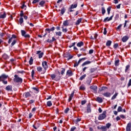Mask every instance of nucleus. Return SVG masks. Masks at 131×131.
<instances>
[{
    "label": "nucleus",
    "mask_w": 131,
    "mask_h": 131,
    "mask_svg": "<svg viewBox=\"0 0 131 131\" xmlns=\"http://www.w3.org/2000/svg\"><path fill=\"white\" fill-rule=\"evenodd\" d=\"M13 81L14 82H16L17 83H22L23 79L21 78H20L18 75H15Z\"/></svg>",
    "instance_id": "nucleus-1"
},
{
    "label": "nucleus",
    "mask_w": 131,
    "mask_h": 131,
    "mask_svg": "<svg viewBox=\"0 0 131 131\" xmlns=\"http://www.w3.org/2000/svg\"><path fill=\"white\" fill-rule=\"evenodd\" d=\"M37 71H38L39 73H41V74H45V72L47 71V70L42 69V67H37Z\"/></svg>",
    "instance_id": "nucleus-2"
},
{
    "label": "nucleus",
    "mask_w": 131,
    "mask_h": 131,
    "mask_svg": "<svg viewBox=\"0 0 131 131\" xmlns=\"http://www.w3.org/2000/svg\"><path fill=\"white\" fill-rule=\"evenodd\" d=\"M21 33L22 36H24V37H25V38H30V35L29 34H27L26 31L23 30H21Z\"/></svg>",
    "instance_id": "nucleus-3"
},
{
    "label": "nucleus",
    "mask_w": 131,
    "mask_h": 131,
    "mask_svg": "<svg viewBox=\"0 0 131 131\" xmlns=\"http://www.w3.org/2000/svg\"><path fill=\"white\" fill-rule=\"evenodd\" d=\"M106 117V111H104L102 114H100L98 117L99 120H103Z\"/></svg>",
    "instance_id": "nucleus-4"
},
{
    "label": "nucleus",
    "mask_w": 131,
    "mask_h": 131,
    "mask_svg": "<svg viewBox=\"0 0 131 131\" xmlns=\"http://www.w3.org/2000/svg\"><path fill=\"white\" fill-rule=\"evenodd\" d=\"M82 60H86V58H82L81 59H80L78 62H76L74 64V67H77L79 64H80V62L82 61Z\"/></svg>",
    "instance_id": "nucleus-5"
},
{
    "label": "nucleus",
    "mask_w": 131,
    "mask_h": 131,
    "mask_svg": "<svg viewBox=\"0 0 131 131\" xmlns=\"http://www.w3.org/2000/svg\"><path fill=\"white\" fill-rule=\"evenodd\" d=\"M8 76L4 74L0 76V81H3L5 79H7L8 78Z\"/></svg>",
    "instance_id": "nucleus-6"
},
{
    "label": "nucleus",
    "mask_w": 131,
    "mask_h": 131,
    "mask_svg": "<svg viewBox=\"0 0 131 131\" xmlns=\"http://www.w3.org/2000/svg\"><path fill=\"white\" fill-rule=\"evenodd\" d=\"M42 66L45 70H47L49 67L48 66V62L46 61H44L42 62Z\"/></svg>",
    "instance_id": "nucleus-7"
},
{
    "label": "nucleus",
    "mask_w": 131,
    "mask_h": 131,
    "mask_svg": "<svg viewBox=\"0 0 131 131\" xmlns=\"http://www.w3.org/2000/svg\"><path fill=\"white\" fill-rule=\"evenodd\" d=\"M36 54L37 55H38L39 59H41V58H42V56H43V52H41V51H37Z\"/></svg>",
    "instance_id": "nucleus-8"
},
{
    "label": "nucleus",
    "mask_w": 131,
    "mask_h": 131,
    "mask_svg": "<svg viewBox=\"0 0 131 131\" xmlns=\"http://www.w3.org/2000/svg\"><path fill=\"white\" fill-rule=\"evenodd\" d=\"M17 38V36L16 35H12V37L8 40V43H11V42H12V40H16V39L15 38Z\"/></svg>",
    "instance_id": "nucleus-9"
},
{
    "label": "nucleus",
    "mask_w": 131,
    "mask_h": 131,
    "mask_svg": "<svg viewBox=\"0 0 131 131\" xmlns=\"http://www.w3.org/2000/svg\"><path fill=\"white\" fill-rule=\"evenodd\" d=\"M66 58H68V61L72 59V58H73V56L71 55V54H70V53H68L66 54L65 56Z\"/></svg>",
    "instance_id": "nucleus-10"
},
{
    "label": "nucleus",
    "mask_w": 131,
    "mask_h": 131,
    "mask_svg": "<svg viewBox=\"0 0 131 131\" xmlns=\"http://www.w3.org/2000/svg\"><path fill=\"white\" fill-rule=\"evenodd\" d=\"M131 121L129 122L127 124L126 130V131H130L131 130Z\"/></svg>",
    "instance_id": "nucleus-11"
},
{
    "label": "nucleus",
    "mask_w": 131,
    "mask_h": 131,
    "mask_svg": "<svg viewBox=\"0 0 131 131\" xmlns=\"http://www.w3.org/2000/svg\"><path fill=\"white\" fill-rule=\"evenodd\" d=\"M90 89L92 90L93 92L95 93H97V86L92 85L90 87Z\"/></svg>",
    "instance_id": "nucleus-12"
},
{
    "label": "nucleus",
    "mask_w": 131,
    "mask_h": 131,
    "mask_svg": "<svg viewBox=\"0 0 131 131\" xmlns=\"http://www.w3.org/2000/svg\"><path fill=\"white\" fill-rule=\"evenodd\" d=\"M128 38H129L128 36H124L122 38V41L123 42H126V41H127V40H128Z\"/></svg>",
    "instance_id": "nucleus-13"
},
{
    "label": "nucleus",
    "mask_w": 131,
    "mask_h": 131,
    "mask_svg": "<svg viewBox=\"0 0 131 131\" xmlns=\"http://www.w3.org/2000/svg\"><path fill=\"white\" fill-rule=\"evenodd\" d=\"M112 18H113V16H111L110 18L108 17H107L105 18H104L103 22L106 23L107 22V21H111V20H112Z\"/></svg>",
    "instance_id": "nucleus-14"
},
{
    "label": "nucleus",
    "mask_w": 131,
    "mask_h": 131,
    "mask_svg": "<svg viewBox=\"0 0 131 131\" xmlns=\"http://www.w3.org/2000/svg\"><path fill=\"white\" fill-rule=\"evenodd\" d=\"M0 19H5L7 17V14L6 12H4V14H2V13H0Z\"/></svg>",
    "instance_id": "nucleus-15"
},
{
    "label": "nucleus",
    "mask_w": 131,
    "mask_h": 131,
    "mask_svg": "<svg viewBox=\"0 0 131 131\" xmlns=\"http://www.w3.org/2000/svg\"><path fill=\"white\" fill-rule=\"evenodd\" d=\"M74 96V92H73L71 94L70 96L69 97V100H68L69 102H71V100H72V98H73Z\"/></svg>",
    "instance_id": "nucleus-16"
},
{
    "label": "nucleus",
    "mask_w": 131,
    "mask_h": 131,
    "mask_svg": "<svg viewBox=\"0 0 131 131\" xmlns=\"http://www.w3.org/2000/svg\"><path fill=\"white\" fill-rule=\"evenodd\" d=\"M102 95L104 97H106V98H109L110 97V96H111V93H110L109 92H106L105 93H103Z\"/></svg>",
    "instance_id": "nucleus-17"
},
{
    "label": "nucleus",
    "mask_w": 131,
    "mask_h": 131,
    "mask_svg": "<svg viewBox=\"0 0 131 131\" xmlns=\"http://www.w3.org/2000/svg\"><path fill=\"white\" fill-rule=\"evenodd\" d=\"M91 63H92V61L90 60H87L82 63V67H83V66H85V65H88V64H91Z\"/></svg>",
    "instance_id": "nucleus-18"
},
{
    "label": "nucleus",
    "mask_w": 131,
    "mask_h": 131,
    "mask_svg": "<svg viewBox=\"0 0 131 131\" xmlns=\"http://www.w3.org/2000/svg\"><path fill=\"white\" fill-rule=\"evenodd\" d=\"M70 7L71 9H76V8H77V3H74L73 4H72Z\"/></svg>",
    "instance_id": "nucleus-19"
},
{
    "label": "nucleus",
    "mask_w": 131,
    "mask_h": 131,
    "mask_svg": "<svg viewBox=\"0 0 131 131\" xmlns=\"http://www.w3.org/2000/svg\"><path fill=\"white\" fill-rule=\"evenodd\" d=\"M67 75H68V76H72V71L70 70H68Z\"/></svg>",
    "instance_id": "nucleus-20"
},
{
    "label": "nucleus",
    "mask_w": 131,
    "mask_h": 131,
    "mask_svg": "<svg viewBox=\"0 0 131 131\" xmlns=\"http://www.w3.org/2000/svg\"><path fill=\"white\" fill-rule=\"evenodd\" d=\"M63 26H68L69 25V20H64L63 23Z\"/></svg>",
    "instance_id": "nucleus-21"
},
{
    "label": "nucleus",
    "mask_w": 131,
    "mask_h": 131,
    "mask_svg": "<svg viewBox=\"0 0 131 131\" xmlns=\"http://www.w3.org/2000/svg\"><path fill=\"white\" fill-rule=\"evenodd\" d=\"M81 21H82V18H80L79 19H78L76 21L75 24L76 25H79V24H80V23H81Z\"/></svg>",
    "instance_id": "nucleus-22"
},
{
    "label": "nucleus",
    "mask_w": 131,
    "mask_h": 131,
    "mask_svg": "<svg viewBox=\"0 0 131 131\" xmlns=\"http://www.w3.org/2000/svg\"><path fill=\"white\" fill-rule=\"evenodd\" d=\"M97 102H98V103H102L103 102V99L101 97H97L96 98Z\"/></svg>",
    "instance_id": "nucleus-23"
},
{
    "label": "nucleus",
    "mask_w": 131,
    "mask_h": 131,
    "mask_svg": "<svg viewBox=\"0 0 131 131\" xmlns=\"http://www.w3.org/2000/svg\"><path fill=\"white\" fill-rule=\"evenodd\" d=\"M55 40H56L55 37H52V40H51L50 39H47V42H50L51 43L53 42V41H55Z\"/></svg>",
    "instance_id": "nucleus-24"
},
{
    "label": "nucleus",
    "mask_w": 131,
    "mask_h": 131,
    "mask_svg": "<svg viewBox=\"0 0 131 131\" xmlns=\"http://www.w3.org/2000/svg\"><path fill=\"white\" fill-rule=\"evenodd\" d=\"M83 42L80 41L77 44V47H78L79 48H81V47H82L83 46Z\"/></svg>",
    "instance_id": "nucleus-25"
},
{
    "label": "nucleus",
    "mask_w": 131,
    "mask_h": 131,
    "mask_svg": "<svg viewBox=\"0 0 131 131\" xmlns=\"http://www.w3.org/2000/svg\"><path fill=\"white\" fill-rule=\"evenodd\" d=\"M12 88L13 87L12 86V85H8L6 88V91H12Z\"/></svg>",
    "instance_id": "nucleus-26"
},
{
    "label": "nucleus",
    "mask_w": 131,
    "mask_h": 131,
    "mask_svg": "<svg viewBox=\"0 0 131 131\" xmlns=\"http://www.w3.org/2000/svg\"><path fill=\"white\" fill-rule=\"evenodd\" d=\"M24 96H25V98H28V97H30L31 95L29 92H27L24 94Z\"/></svg>",
    "instance_id": "nucleus-27"
},
{
    "label": "nucleus",
    "mask_w": 131,
    "mask_h": 131,
    "mask_svg": "<svg viewBox=\"0 0 131 131\" xmlns=\"http://www.w3.org/2000/svg\"><path fill=\"white\" fill-rule=\"evenodd\" d=\"M45 4H46V2H45V1H41V2H39V5L40 7H43Z\"/></svg>",
    "instance_id": "nucleus-28"
},
{
    "label": "nucleus",
    "mask_w": 131,
    "mask_h": 131,
    "mask_svg": "<svg viewBox=\"0 0 131 131\" xmlns=\"http://www.w3.org/2000/svg\"><path fill=\"white\" fill-rule=\"evenodd\" d=\"M3 59H5V60H7L9 59V56L7 54H4L3 55Z\"/></svg>",
    "instance_id": "nucleus-29"
},
{
    "label": "nucleus",
    "mask_w": 131,
    "mask_h": 131,
    "mask_svg": "<svg viewBox=\"0 0 131 131\" xmlns=\"http://www.w3.org/2000/svg\"><path fill=\"white\" fill-rule=\"evenodd\" d=\"M122 27V24H120L118 27L116 28L117 31H120L121 30V27Z\"/></svg>",
    "instance_id": "nucleus-30"
},
{
    "label": "nucleus",
    "mask_w": 131,
    "mask_h": 131,
    "mask_svg": "<svg viewBox=\"0 0 131 131\" xmlns=\"http://www.w3.org/2000/svg\"><path fill=\"white\" fill-rule=\"evenodd\" d=\"M12 43L11 45V47H13V46H15L16 45V43L17 42V40H12Z\"/></svg>",
    "instance_id": "nucleus-31"
},
{
    "label": "nucleus",
    "mask_w": 131,
    "mask_h": 131,
    "mask_svg": "<svg viewBox=\"0 0 131 131\" xmlns=\"http://www.w3.org/2000/svg\"><path fill=\"white\" fill-rule=\"evenodd\" d=\"M111 43H112V41H111V40H108L106 43V46L107 47H110L111 46Z\"/></svg>",
    "instance_id": "nucleus-32"
},
{
    "label": "nucleus",
    "mask_w": 131,
    "mask_h": 131,
    "mask_svg": "<svg viewBox=\"0 0 131 131\" xmlns=\"http://www.w3.org/2000/svg\"><path fill=\"white\" fill-rule=\"evenodd\" d=\"M29 63L30 65H32L33 64V58H32V57H30Z\"/></svg>",
    "instance_id": "nucleus-33"
},
{
    "label": "nucleus",
    "mask_w": 131,
    "mask_h": 131,
    "mask_svg": "<svg viewBox=\"0 0 131 131\" xmlns=\"http://www.w3.org/2000/svg\"><path fill=\"white\" fill-rule=\"evenodd\" d=\"M24 22V20L23 19V17H20L19 20V23L20 25H22V23Z\"/></svg>",
    "instance_id": "nucleus-34"
},
{
    "label": "nucleus",
    "mask_w": 131,
    "mask_h": 131,
    "mask_svg": "<svg viewBox=\"0 0 131 131\" xmlns=\"http://www.w3.org/2000/svg\"><path fill=\"white\" fill-rule=\"evenodd\" d=\"M85 77H86V74H84L82 76H81L80 78H79V80H83V79H84L85 78Z\"/></svg>",
    "instance_id": "nucleus-35"
},
{
    "label": "nucleus",
    "mask_w": 131,
    "mask_h": 131,
    "mask_svg": "<svg viewBox=\"0 0 131 131\" xmlns=\"http://www.w3.org/2000/svg\"><path fill=\"white\" fill-rule=\"evenodd\" d=\"M47 104L48 107H51L52 106V105H53V103H52V101H49L47 102Z\"/></svg>",
    "instance_id": "nucleus-36"
},
{
    "label": "nucleus",
    "mask_w": 131,
    "mask_h": 131,
    "mask_svg": "<svg viewBox=\"0 0 131 131\" xmlns=\"http://www.w3.org/2000/svg\"><path fill=\"white\" fill-rule=\"evenodd\" d=\"M118 95V93H115L113 97H112V100H114L115 99H116V97H117V95Z\"/></svg>",
    "instance_id": "nucleus-37"
},
{
    "label": "nucleus",
    "mask_w": 131,
    "mask_h": 131,
    "mask_svg": "<svg viewBox=\"0 0 131 131\" xmlns=\"http://www.w3.org/2000/svg\"><path fill=\"white\" fill-rule=\"evenodd\" d=\"M129 67H130V66L129 64H128L126 66L125 72H127V71H128V69H129Z\"/></svg>",
    "instance_id": "nucleus-38"
},
{
    "label": "nucleus",
    "mask_w": 131,
    "mask_h": 131,
    "mask_svg": "<svg viewBox=\"0 0 131 131\" xmlns=\"http://www.w3.org/2000/svg\"><path fill=\"white\" fill-rule=\"evenodd\" d=\"M115 66L116 67L119 66V60H117L115 61Z\"/></svg>",
    "instance_id": "nucleus-39"
},
{
    "label": "nucleus",
    "mask_w": 131,
    "mask_h": 131,
    "mask_svg": "<svg viewBox=\"0 0 131 131\" xmlns=\"http://www.w3.org/2000/svg\"><path fill=\"white\" fill-rule=\"evenodd\" d=\"M55 33H56V35H57L58 36H61L62 35V32L61 31L56 32Z\"/></svg>",
    "instance_id": "nucleus-40"
},
{
    "label": "nucleus",
    "mask_w": 131,
    "mask_h": 131,
    "mask_svg": "<svg viewBox=\"0 0 131 131\" xmlns=\"http://www.w3.org/2000/svg\"><path fill=\"white\" fill-rule=\"evenodd\" d=\"M106 127L105 126H103L101 127V129L102 130V131H106L107 130Z\"/></svg>",
    "instance_id": "nucleus-41"
},
{
    "label": "nucleus",
    "mask_w": 131,
    "mask_h": 131,
    "mask_svg": "<svg viewBox=\"0 0 131 131\" xmlns=\"http://www.w3.org/2000/svg\"><path fill=\"white\" fill-rule=\"evenodd\" d=\"M62 29V32H67V31H68V30H67V28H64V27H61Z\"/></svg>",
    "instance_id": "nucleus-42"
},
{
    "label": "nucleus",
    "mask_w": 131,
    "mask_h": 131,
    "mask_svg": "<svg viewBox=\"0 0 131 131\" xmlns=\"http://www.w3.org/2000/svg\"><path fill=\"white\" fill-rule=\"evenodd\" d=\"M80 90H81V91H84V90H85V87L84 86V85H82L80 87Z\"/></svg>",
    "instance_id": "nucleus-43"
},
{
    "label": "nucleus",
    "mask_w": 131,
    "mask_h": 131,
    "mask_svg": "<svg viewBox=\"0 0 131 131\" xmlns=\"http://www.w3.org/2000/svg\"><path fill=\"white\" fill-rule=\"evenodd\" d=\"M105 13H106V10H105V8L104 7L102 8V15H104Z\"/></svg>",
    "instance_id": "nucleus-44"
},
{
    "label": "nucleus",
    "mask_w": 131,
    "mask_h": 131,
    "mask_svg": "<svg viewBox=\"0 0 131 131\" xmlns=\"http://www.w3.org/2000/svg\"><path fill=\"white\" fill-rule=\"evenodd\" d=\"M64 73H65V69L62 68L60 74H61V75H63V74H64Z\"/></svg>",
    "instance_id": "nucleus-45"
},
{
    "label": "nucleus",
    "mask_w": 131,
    "mask_h": 131,
    "mask_svg": "<svg viewBox=\"0 0 131 131\" xmlns=\"http://www.w3.org/2000/svg\"><path fill=\"white\" fill-rule=\"evenodd\" d=\"M64 13H65V9L62 8V9H61V12H60V13H61V15H63V14H64Z\"/></svg>",
    "instance_id": "nucleus-46"
},
{
    "label": "nucleus",
    "mask_w": 131,
    "mask_h": 131,
    "mask_svg": "<svg viewBox=\"0 0 131 131\" xmlns=\"http://www.w3.org/2000/svg\"><path fill=\"white\" fill-rule=\"evenodd\" d=\"M21 9H25V10H26V5H25V4L23 3L22 6H21Z\"/></svg>",
    "instance_id": "nucleus-47"
},
{
    "label": "nucleus",
    "mask_w": 131,
    "mask_h": 131,
    "mask_svg": "<svg viewBox=\"0 0 131 131\" xmlns=\"http://www.w3.org/2000/svg\"><path fill=\"white\" fill-rule=\"evenodd\" d=\"M122 111V107L119 106L118 108V112H121Z\"/></svg>",
    "instance_id": "nucleus-48"
},
{
    "label": "nucleus",
    "mask_w": 131,
    "mask_h": 131,
    "mask_svg": "<svg viewBox=\"0 0 131 131\" xmlns=\"http://www.w3.org/2000/svg\"><path fill=\"white\" fill-rule=\"evenodd\" d=\"M51 77L52 79H55V78H56V75L55 74L51 75Z\"/></svg>",
    "instance_id": "nucleus-49"
},
{
    "label": "nucleus",
    "mask_w": 131,
    "mask_h": 131,
    "mask_svg": "<svg viewBox=\"0 0 131 131\" xmlns=\"http://www.w3.org/2000/svg\"><path fill=\"white\" fill-rule=\"evenodd\" d=\"M103 34H104V35H106V34H107V29L106 28H104Z\"/></svg>",
    "instance_id": "nucleus-50"
},
{
    "label": "nucleus",
    "mask_w": 131,
    "mask_h": 131,
    "mask_svg": "<svg viewBox=\"0 0 131 131\" xmlns=\"http://www.w3.org/2000/svg\"><path fill=\"white\" fill-rule=\"evenodd\" d=\"M111 126V124H110V123H107L106 124V127L107 128H109Z\"/></svg>",
    "instance_id": "nucleus-51"
},
{
    "label": "nucleus",
    "mask_w": 131,
    "mask_h": 131,
    "mask_svg": "<svg viewBox=\"0 0 131 131\" xmlns=\"http://www.w3.org/2000/svg\"><path fill=\"white\" fill-rule=\"evenodd\" d=\"M34 73H35L34 70H33L31 72V76H32V78H33V77L34 76Z\"/></svg>",
    "instance_id": "nucleus-52"
},
{
    "label": "nucleus",
    "mask_w": 131,
    "mask_h": 131,
    "mask_svg": "<svg viewBox=\"0 0 131 131\" xmlns=\"http://www.w3.org/2000/svg\"><path fill=\"white\" fill-rule=\"evenodd\" d=\"M40 0H34L32 2V4H36V3H39V2H40Z\"/></svg>",
    "instance_id": "nucleus-53"
},
{
    "label": "nucleus",
    "mask_w": 131,
    "mask_h": 131,
    "mask_svg": "<svg viewBox=\"0 0 131 131\" xmlns=\"http://www.w3.org/2000/svg\"><path fill=\"white\" fill-rule=\"evenodd\" d=\"M87 111H88V113H90V112H91V107L88 106Z\"/></svg>",
    "instance_id": "nucleus-54"
},
{
    "label": "nucleus",
    "mask_w": 131,
    "mask_h": 131,
    "mask_svg": "<svg viewBox=\"0 0 131 131\" xmlns=\"http://www.w3.org/2000/svg\"><path fill=\"white\" fill-rule=\"evenodd\" d=\"M24 16V12L23 11H20V16L21 17H23Z\"/></svg>",
    "instance_id": "nucleus-55"
},
{
    "label": "nucleus",
    "mask_w": 131,
    "mask_h": 131,
    "mask_svg": "<svg viewBox=\"0 0 131 131\" xmlns=\"http://www.w3.org/2000/svg\"><path fill=\"white\" fill-rule=\"evenodd\" d=\"M118 47V43H115L114 45V48L117 49Z\"/></svg>",
    "instance_id": "nucleus-56"
},
{
    "label": "nucleus",
    "mask_w": 131,
    "mask_h": 131,
    "mask_svg": "<svg viewBox=\"0 0 131 131\" xmlns=\"http://www.w3.org/2000/svg\"><path fill=\"white\" fill-rule=\"evenodd\" d=\"M107 13L109 15V14H110V11H111V8L110 7L107 8Z\"/></svg>",
    "instance_id": "nucleus-57"
},
{
    "label": "nucleus",
    "mask_w": 131,
    "mask_h": 131,
    "mask_svg": "<svg viewBox=\"0 0 131 131\" xmlns=\"http://www.w3.org/2000/svg\"><path fill=\"white\" fill-rule=\"evenodd\" d=\"M91 82H92V79L88 80L86 81V83H88V84H89V85H90V84H91Z\"/></svg>",
    "instance_id": "nucleus-58"
},
{
    "label": "nucleus",
    "mask_w": 131,
    "mask_h": 131,
    "mask_svg": "<svg viewBox=\"0 0 131 131\" xmlns=\"http://www.w3.org/2000/svg\"><path fill=\"white\" fill-rule=\"evenodd\" d=\"M75 129H76V127H72L71 128L70 131H74V130H75Z\"/></svg>",
    "instance_id": "nucleus-59"
},
{
    "label": "nucleus",
    "mask_w": 131,
    "mask_h": 131,
    "mask_svg": "<svg viewBox=\"0 0 131 131\" xmlns=\"http://www.w3.org/2000/svg\"><path fill=\"white\" fill-rule=\"evenodd\" d=\"M68 111H69V108L67 107V108L64 110V113H68Z\"/></svg>",
    "instance_id": "nucleus-60"
},
{
    "label": "nucleus",
    "mask_w": 131,
    "mask_h": 131,
    "mask_svg": "<svg viewBox=\"0 0 131 131\" xmlns=\"http://www.w3.org/2000/svg\"><path fill=\"white\" fill-rule=\"evenodd\" d=\"M85 103H86V101L85 100H82L81 101V105H84V104H85Z\"/></svg>",
    "instance_id": "nucleus-61"
},
{
    "label": "nucleus",
    "mask_w": 131,
    "mask_h": 131,
    "mask_svg": "<svg viewBox=\"0 0 131 131\" xmlns=\"http://www.w3.org/2000/svg\"><path fill=\"white\" fill-rule=\"evenodd\" d=\"M93 53H94V50L91 49V50L89 51V54H93Z\"/></svg>",
    "instance_id": "nucleus-62"
},
{
    "label": "nucleus",
    "mask_w": 131,
    "mask_h": 131,
    "mask_svg": "<svg viewBox=\"0 0 131 131\" xmlns=\"http://www.w3.org/2000/svg\"><path fill=\"white\" fill-rule=\"evenodd\" d=\"M29 103H30V104H33V103H34V100H31L29 101Z\"/></svg>",
    "instance_id": "nucleus-63"
},
{
    "label": "nucleus",
    "mask_w": 131,
    "mask_h": 131,
    "mask_svg": "<svg viewBox=\"0 0 131 131\" xmlns=\"http://www.w3.org/2000/svg\"><path fill=\"white\" fill-rule=\"evenodd\" d=\"M131 85V79L129 80V82L128 83V86H130Z\"/></svg>",
    "instance_id": "nucleus-64"
}]
</instances>
